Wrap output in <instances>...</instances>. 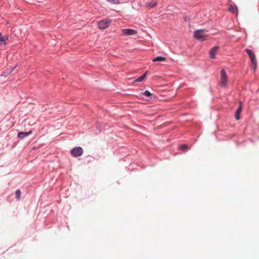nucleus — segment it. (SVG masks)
Masks as SVG:
<instances>
[{"instance_id": "f257e3e1", "label": "nucleus", "mask_w": 259, "mask_h": 259, "mask_svg": "<svg viewBox=\"0 0 259 259\" xmlns=\"http://www.w3.org/2000/svg\"><path fill=\"white\" fill-rule=\"evenodd\" d=\"M206 31L205 29L197 30L194 32V36L198 40L203 41L206 39V35L205 32Z\"/></svg>"}, {"instance_id": "f03ea898", "label": "nucleus", "mask_w": 259, "mask_h": 259, "mask_svg": "<svg viewBox=\"0 0 259 259\" xmlns=\"http://www.w3.org/2000/svg\"><path fill=\"white\" fill-rule=\"evenodd\" d=\"M245 52L248 55L251 60V66L253 70H255L256 68V60L255 54L251 50L248 49H245Z\"/></svg>"}, {"instance_id": "7ed1b4c3", "label": "nucleus", "mask_w": 259, "mask_h": 259, "mask_svg": "<svg viewBox=\"0 0 259 259\" xmlns=\"http://www.w3.org/2000/svg\"><path fill=\"white\" fill-rule=\"evenodd\" d=\"M228 82V77L227 73L224 69L221 71V78L220 84L222 87H226Z\"/></svg>"}, {"instance_id": "20e7f679", "label": "nucleus", "mask_w": 259, "mask_h": 259, "mask_svg": "<svg viewBox=\"0 0 259 259\" xmlns=\"http://www.w3.org/2000/svg\"><path fill=\"white\" fill-rule=\"evenodd\" d=\"M83 153V149L80 147H77L73 148L70 152L71 155L74 157L81 156Z\"/></svg>"}, {"instance_id": "39448f33", "label": "nucleus", "mask_w": 259, "mask_h": 259, "mask_svg": "<svg viewBox=\"0 0 259 259\" xmlns=\"http://www.w3.org/2000/svg\"><path fill=\"white\" fill-rule=\"evenodd\" d=\"M110 23V20L105 19L100 21L98 23V26L100 29H105L109 26Z\"/></svg>"}, {"instance_id": "423d86ee", "label": "nucleus", "mask_w": 259, "mask_h": 259, "mask_svg": "<svg viewBox=\"0 0 259 259\" xmlns=\"http://www.w3.org/2000/svg\"><path fill=\"white\" fill-rule=\"evenodd\" d=\"M123 34L124 35H133L137 33V31L134 29H124L122 30Z\"/></svg>"}, {"instance_id": "0eeeda50", "label": "nucleus", "mask_w": 259, "mask_h": 259, "mask_svg": "<svg viewBox=\"0 0 259 259\" xmlns=\"http://www.w3.org/2000/svg\"><path fill=\"white\" fill-rule=\"evenodd\" d=\"M219 46H214L209 51V56L211 59H214L215 58V55L219 50Z\"/></svg>"}, {"instance_id": "6e6552de", "label": "nucleus", "mask_w": 259, "mask_h": 259, "mask_svg": "<svg viewBox=\"0 0 259 259\" xmlns=\"http://www.w3.org/2000/svg\"><path fill=\"white\" fill-rule=\"evenodd\" d=\"M242 110V102L241 101L239 102V107L235 113V118L237 120L240 119V114Z\"/></svg>"}, {"instance_id": "1a4fd4ad", "label": "nucleus", "mask_w": 259, "mask_h": 259, "mask_svg": "<svg viewBox=\"0 0 259 259\" xmlns=\"http://www.w3.org/2000/svg\"><path fill=\"white\" fill-rule=\"evenodd\" d=\"M8 40V37L7 36H2L0 33V47L5 46L7 45V41Z\"/></svg>"}, {"instance_id": "9d476101", "label": "nucleus", "mask_w": 259, "mask_h": 259, "mask_svg": "<svg viewBox=\"0 0 259 259\" xmlns=\"http://www.w3.org/2000/svg\"><path fill=\"white\" fill-rule=\"evenodd\" d=\"M32 133L31 131H29L28 132H19L18 134V137L20 138L21 139L24 138L25 137H26L30 134H31Z\"/></svg>"}, {"instance_id": "9b49d317", "label": "nucleus", "mask_w": 259, "mask_h": 259, "mask_svg": "<svg viewBox=\"0 0 259 259\" xmlns=\"http://www.w3.org/2000/svg\"><path fill=\"white\" fill-rule=\"evenodd\" d=\"M165 60V58L162 56H158L155 58H154L152 60L153 62H158V61H164Z\"/></svg>"}, {"instance_id": "f8f14e48", "label": "nucleus", "mask_w": 259, "mask_h": 259, "mask_svg": "<svg viewBox=\"0 0 259 259\" xmlns=\"http://www.w3.org/2000/svg\"><path fill=\"white\" fill-rule=\"evenodd\" d=\"M147 73V72H146L142 76L138 77L137 79H135V82H142L143 80V79L145 78V77H146Z\"/></svg>"}, {"instance_id": "ddd939ff", "label": "nucleus", "mask_w": 259, "mask_h": 259, "mask_svg": "<svg viewBox=\"0 0 259 259\" xmlns=\"http://www.w3.org/2000/svg\"><path fill=\"white\" fill-rule=\"evenodd\" d=\"M229 11L232 13H235V11H237V7L236 6H234L233 5H231L229 7Z\"/></svg>"}, {"instance_id": "4468645a", "label": "nucleus", "mask_w": 259, "mask_h": 259, "mask_svg": "<svg viewBox=\"0 0 259 259\" xmlns=\"http://www.w3.org/2000/svg\"><path fill=\"white\" fill-rule=\"evenodd\" d=\"M16 196L17 199L19 200L21 197V191L20 190H17L16 191Z\"/></svg>"}, {"instance_id": "2eb2a0df", "label": "nucleus", "mask_w": 259, "mask_h": 259, "mask_svg": "<svg viewBox=\"0 0 259 259\" xmlns=\"http://www.w3.org/2000/svg\"><path fill=\"white\" fill-rule=\"evenodd\" d=\"M157 3L156 1H155L154 2L150 3L149 5V6L151 8H153V7H155L156 6H157Z\"/></svg>"}, {"instance_id": "dca6fc26", "label": "nucleus", "mask_w": 259, "mask_h": 259, "mask_svg": "<svg viewBox=\"0 0 259 259\" xmlns=\"http://www.w3.org/2000/svg\"><path fill=\"white\" fill-rule=\"evenodd\" d=\"M143 94L147 97H150L152 95L151 93L148 91H146Z\"/></svg>"}, {"instance_id": "f3484780", "label": "nucleus", "mask_w": 259, "mask_h": 259, "mask_svg": "<svg viewBox=\"0 0 259 259\" xmlns=\"http://www.w3.org/2000/svg\"><path fill=\"white\" fill-rule=\"evenodd\" d=\"M187 148H188V146H187V145H186V144H183V145H182L181 146V147H180V149H181V150H185V149H186Z\"/></svg>"}]
</instances>
